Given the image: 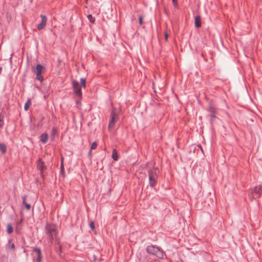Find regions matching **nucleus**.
<instances>
[{"label": "nucleus", "mask_w": 262, "mask_h": 262, "mask_svg": "<svg viewBox=\"0 0 262 262\" xmlns=\"http://www.w3.org/2000/svg\"><path fill=\"white\" fill-rule=\"evenodd\" d=\"M46 236L50 242L56 239L57 236V227L51 224H47L46 228Z\"/></svg>", "instance_id": "obj_1"}, {"label": "nucleus", "mask_w": 262, "mask_h": 262, "mask_svg": "<svg viewBox=\"0 0 262 262\" xmlns=\"http://www.w3.org/2000/svg\"><path fill=\"white\" fill-rule=\"evenodd\" d=\"M159 170L158 168L154 167L148 171L149 182L151 187H155L157 183Z\"/></svg>", "instance_id": "obj_2"}, {"label": "nucleus", "mask_w": 262, "mask_h": 262, "mask_svg": "<svg viewBox=\"0 0 262 262\" xmlns=\"http://www.w3.org/2000/svg\"><path fill=\"white\" fill-rule=\"evenodd\" d=\"M72 88L73 90V93L75 96L77 98V103L79 101H80L82 99V93L81 90V87L79 85L78 81H76L75 80H72Z\"/></svg>", "instance_id": "obj_3"}, {"label": "nucleus", "mask_w": 262, "mask_h": 262, "mask_svg": "<svg viewBox=\"0 0 262 262\" xmlns=\"http://www.w3.org/2000/svg\"><path fill=\"white\" fill-rule=\"evenodd\" d=\"M111 118L110 120L108 128V129H112L114 127L115 123L119 120V114L118 113L117 109L115 107H113L110 115Z\"/></svg>", "instance_id": "obj_4"}, {"label": "nucleus", "mask_w": 262, "mask_h": 262, "mask_svg": "<svg viewBox=\"0 0 262 262\" xmlns=\"http://www.w3.org/2000/svg\"><path fill=\"white\" fill-rule=\"evenodd\" d=\"M46 68L41 64H38L35 68L33 69L32 72L36 74V79L42 82L43 77L41 75L42 73L45 72Z\"/></svg>", "instance_id": "obj_5"}, {"label": "nucleus", "mask_w": 262, "mask_h": 262, "mask_svg": "<svg viewBox=\"0 0 262 262\" xmlns=\"http://www.w3.org/2000/svg\"><path fill=\"white\" fill-rule=\"evenodd\" d=\"M146 251L149 254L154 255L159 258H162L163 256L162 251L154 246H148L146 248Z\"/></svg>", "instance_id": "obj_6"}, {"label": "nucleus", "mask_w": 262, "mask_h": 262, "mask_svg": "<svg viewBox=\"0 0 262 262\" xmlns=\"http://www.w3.org/2000/svg\"><path fill=\"white\" fill-rule=\"evenodd\" d=\"M207 111L209 113V115H217L218 108L211 102L208 104Z\"/></svg>", "instance_id": "obj_7"}, {"label": "nucleus", "mask_w": 262, "mask_h": 262, "mask_svg": "<svg viewBox=\"0 0 262 262\" xmlns=\"http://www.w3.org/2000/svg\"><path fill=\"white\" fill-rule=\"evenodd\" d=\"M37 168L40 171V176L42 179H44L43 170L46 168L45 163L40 159L37 161Z\"/></svg>", "instance_id": "obj_8"}, {"label": "nucleus", "mask_w": 262, "mask_h": 262, "mask_svg": "<svg viewBox=\"0 0 262 262\" xmlns=\"http://www.w3.org/2000/svg\"><path fill=\"white\" fill-rule=\"evenodd\" d=\"M40 16L41 18V21L37 26V28L38 30L43 29L46 26L47 22V18L46 15L41 14Z\"/></svg>", "instance_id": "obj_9"}, {"label": "nucleus", "mask_w": 262, "mask_h": 262, "mask_svg": "<svg viewBox=\"0 0 262 262\" xmlns=\"http://www.w3.org/2000/svg\"><path fill=\"white\" fill-rule=\"evenodd\" d=\"M262 185H259L251 189V192L252 195H258L259 196L261 194Z\"/></svg>", "instance_id": "obj_10"}, {"label": "nucleus", "mask_w": 262, "mask_h": 262, "mask_svg": "<svg viewBox=\"0 0 262 262\" xmlns=\"http://www.w3.org/2000/svg\"><path fill=\"white\" fill-rule=\"evenodd\" d=\"M33 256L34 257H37V262H40L41 260V254L40 250L38 248H35L33 251Z\"/></svg>", "instance_id": "obj_11"}, {"label": "nucleus", "mask_w": 262, "mask_h": 262, "mask_svg": "<svg viewBox=\"0 0 262 262\" xmlns=\"http://www.w3.org/2000/svg\"><path fill=\"white\" fill-rule=\"evenodd\" d=\"M6 249L8 251L14 252L15 250V246L14 244L12 242L11 239L8 241V243L6 246Z\"/></svg>", "instance_id": "obj_12"}, {"label": "nucleus", "mask_w": 262, "mask_h": 262, "mask_svg": "<svg viewBox=\"0 0 262 262\" xmlns=\"http://www.w3.org/2000/svg\"><path fill=\"white\" fill-rule=\"evenodd\" d=\"M195 27L199 28L201 27V17L200 15H197L194 18Z\"/></svg>", "instance_id": "obj_13"}, {"label": "nucleus", "mask_w": 262, "mask_h": 262, "mask_svg": "<svg viewBox=\"0 0 262 262\" xmlns=\"http://www.w3.org/2000/svg\"><path fill=\"white\" fill-rule=\"evenodd\" d=\"M48 139V135L47 133H43L40 136V141L43 144L47 142Z\"/></svg>", "instance_id": "obj_14"}, {"label": "nucleus", "mask_w": 262, "mask_h": 262, "mask_svg": "<svg viewBox=\"0 0 262 262\" xmlns=\"http://www.w3.org/2000/svg\"><path fill=\"white\" fill-rule=\"evenodd\" d=\"M112 158L115 161H118L119 159V155L118 154L117 151L114 149L112 151Z\"/></svg>", "instance_id": "obj_15"}, {"label": "nucleus", "mask_w": 262, "mask_h": 262, "mask_svg": "<svg viewBox=\"0 0 262 262\" xmlns=\"http://www.w3.org/2000/svg\"><path fill=\"white\" fill-rule=\"evenodd\" d=\"M23 204L25 205V207L28 210L30 209L31 204L29 203V201L27 199V198H24Z\"/></svg>", "instance_id": "obj_16"}, {"label": "nucleus", "mask_w": 262, "mask_h": 262, "mask_svg": "<svg viewBox=\"0 0 262 262\" xmlns=\"http://www.w3.org/2000/svg\"><path fill=\"white\" fill-rule=\"evenodd\" d=\"M0 150L2 153L5 154L7 151V146L4 143H0Z\"/></svg>", "instance_id": "obj_17"}, {"label": "nucleus", "mask_w": 262, "mask_h": 262, "mask_svg": "<svg viewBox=\"0 0 262 262\" xmlns=\"http://www.w3.org/2000/svg\"><path fill=\"white\" fill-rule=\"evenodd\" d=\"M216 115H209L210 123L212 126L213 125L215 119L217 118Z\"/></svg>", "instance_id": "obj_18"}, {"label": "nucleus", "mask_w": 262, "mask_h": 262, "mask_svg": "<svg viewBox=\"0 0 262 262\" xmlns=\"http://www.w3.org/2000/svg\"><path fill=\"white\" fill-rule=\"evenodd\" d=\"M64 169L63 166V159L62 158L60 163V174L64 177Z\"/></svg>", "instance_id": "obj_19"}, {"label": "nucleus", "mask_w": 262, "mask_h": 262, "mask_svg": "<svg viewBox=\"0 0 262 262\" xmlns=\"http://www.w3.org/2000/svg\"><path fill=\"white\" fill-rule=\"evenodd\" d=\"M31 105V100L30 99H28L24 106L25 110V111L28 110V109Z\"/></svg>", "instance_id": "obj_20"}, {"label": "nucleus", "mask_w": 262, "mask_h": 262, "mask_svg": "<svg viewBox=\"0 0 262 262\" xmlns=\"http://www.w3.org/2000/svg\"><path fill=\"white\" fill-rule=\"evenodd\" d=\"M57 133V128L54 127H53L52 129V130H51V135L52 140L54 139L55 136Z\"/></svg>", "instance_id": "obj_21"}, {"label": "nucleus", "mask_w": 262, "mask_h": 262, "mask_svg": "<svg viewBox=\"0 0 262 262\" xmlns=\"http://www.w3.org/2000/svg\"><path fill=\"white\" fill-rule=\"evenodd\" d=\"M87 17H88V19H89V20L90 21V22H91L92 24H94L95 23V17H93L92 14H89L87 16Z\"/></svg>", "instance_id": "obj_22"}, {"label": "nucleus", "mask_w": 262, "mask_h": 262, "mask_svg": "<svg viewBox=\"0 0 262 262\" xmlns=\"http://www.w3.org/2000/svg\"><path fill=\"white\" fill-rule=\"evenodd\" d=\"M80 82H81V87H83L84 88H86V80L85 79L83 78H81L80 79Z\"/></svg>", "instance_id": "obj_23"}, {"label": "nucleus", "mask_w": 262, "mask_h": 262, "mask_svg": "<svg viewBox=\"0 0 262 262\" xmlns=\"http://www.w3.org/2000/svg\"><path fill=\"white\" fill-rule=\"evenodd\" d=\"M13 227L10 224H8L7 227V231L9 234L13 232Z\"/></svg>", "instance_id": "obj_24"}, {"label": "nucleus", "mask_w": 262, "mask_h": 262, "mask_svg": "<svg viewBox=\"0 0 262 262\" xmlns=\"http://www.w3.org/2000/svg\"><path fill=\"white\" fill-rule=\"evenodd\" d=\"M4 125V117L0 114V128L3 127Z\"/></svg>", "instance_id": "obj_25"}, {"label": "nucleus", "mask_w": 262, "mask_h": 262, "mask_svg": "<svg viewBox=\"0 0 262 262\" xmlns=\"http://www.w3.org/2000/svg\"><path fill=\"white\" fill-rule=\"evenodd\" d=\"M97 147V143L96 142H94L92 143L91 146V149H95Z\"/></svg>", "instance_id": "obj_26"}, {"label": "nucleus", "mask_w": 262, "mask_h": 262, "mask_svg": "<svg viewBox=\"0 0 262 262\" xmlns=\"http://www.w3.org/2000/svg\"><path fill=\"white\" fill-rule=\"evenodd\" d=\"M172 4L175 8L178 9L179 8V5L178 3L177 0H172Z\"/></svg>", "instance_id": "obj_27"}, {"label": "nucleus", "mask_w": 262, "mask_h": 262, "mask_svg": "<svg viewBox=\"0 0 262 262\" xmlns=\"http://www.w3.org/2000/svg\"><path fill=\"white\" fill-rule=\"evenodd\" d=\"M90 227L93 230L95 229V223L93 221H91L90 223Z\"/></svg>", "instance_id": "obj_28"}, {"label": "nucleus", "mask_w": 262, "mask_h": 262, "mask_svg": "<svg viewBox=\"0 0 262 262\" xmlns=\"http://www.w3.org/2000/svg\"><path fill=\"white\" fill-rule=\"evenodd\" d=\"M139 24L140 26H141L143 22V16L142 15L139 16Z\"/></svg>", "instance_id": "obj_29"}, {"label": "nucleus", "mask_w": 262, "mask_h": 262, "mask_svg": "<svg viewBox=\"0 0 262 262\" xmlns=\"http://www.w3.org/2000/svg\"><path fill=\"white\" fill-rule=\"evenodd\" d=\"M168 33H167V32L165 31L164 32V38L166 41H167L168 40Z\"/></svg>", "instance_id": "obj_30"}, {"label": "nucleus", "mask_w": 262, "mask_h": 262, "mask_svg": "<svg viewBox=\"0 0 262 262\" xmlns=\"http://www.w3.org/2000/svg\"><path fill=\"white\" fill-rule=\"evenodd\" d=\"M92 150L90 149V150L89 151V152L88 153V156H89V157H92Z\"/></svg>", "instance_id": "obj_31"}, {"label": "nucleus", "mask_w": 262, "mask_h": 262, "mask_svg": "<svg viewBox=\"0 0 262 262\" xmlns=\"http://www.w3.org/2000/svg\"><path fill=\"white\" fill-rule=\"evenodd\" d=\"M2 67H0V74L2 72Z\"/></svg>", "instance_id": "obj_32"}, {"label": "nucleus", "mask_w": 262, "mask_h": 262, "mask_svg": "<svg viewBox=\"0 0 262 262\" xmlns=\"http://www.w3.org/2000/svg\"><path fill=\"white\" fill-rule=\"evenodd\" d=\"M199 147L201 148V149L202 151H203V149H202V147H201V145H199Z\"/></svg>", "instance_id": "obj_33"}]
</instances>
